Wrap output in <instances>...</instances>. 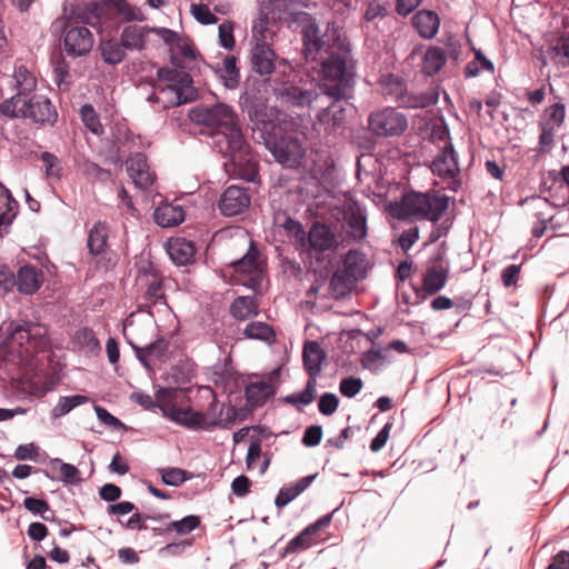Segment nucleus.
Wrapping results in <instances>:
<instances>
[{"instance_id":"11","label":"nucleus","mask_w":569,"mask_h":569,"mask_svg":"<svg viewBox=\"0 0 569 569\" xmlns=\"http://www.w3.org/2000/svg\"><path fill=\"white\" fill-rule=\"evenodd\" d=\"M369 130L379 137L400 136L408 122L403 113L393 108H383L370 113L368 119Z\"/></svg>"},{"instance_id":"19","label":"nucleus","mask_w":569,"mask_h":569,"mask_svg":"<svg viewBox=\"0 0 569 569\" xmlns=\"http://www.w3.org/2000/svg\"><path fill=\"white\" fill-rule=\"evenodd\" d=\"M303 365L308 372V380L317 382V378L322 370V363L326 360V353L317 341H307L303 347Z\"/></svg>"},{"instance_id":"1","label":"nucleus","mask_w":569,"mask_h":569,"mask_svg":"<svg viewBox=\"0 0 569 569\" xmlns=\"http://www.w3.org/2000/svg\"><path fill=\"white\" fill-rule=\"evenodd\" d=\"M79 18L84 26L68 18L64 23L63 47L72 58L83 57L93 47V36L86 27L90 26L99 33H110L118 29L121 21L131 22L146 20L140 8L130 4L127 0H101L87 4Z\"/></svg>"},{"instance_id":"8","label":"nucleus","mask_w":569,"mask_h":569,"mask_svg":"<svg viewBox=\"0 0 569 569\" xmlns=\"http://www.w3.org/2000/svg\"><path fill=\"white\" fill-rule=\"evenodd\" d=\"M350 98L326 97L316 116L315 129L325 136L337 134L343 128Z\"/></svg>"},{"instance_id":"55","label":"nucleus","mask_w":569,"mask_h":569,"mask_svg":"<svg viewBox=\"0 0 569 569\" xmlns=\"http://www.w3.org/2000/svg\"><path fill=\"white\" fill-rule=\"evenodd\" d=\"M273 37V32L268 28V21L266 19H260L254 22L252 27V38L256 43H269Z\"/></svg>"},{"instance_id":"60","label":"nucleus","mask_w":569,"mask_h":569,"mask_svg":"<svg viewBox=\"0 0 569 569\" xmlns=\"http://www.w3.org/2000/svg\"><path fill=\"white\" fill-rule=\"evenodd\" d=\"M322 438V428L318 425L310 426L306 429L302 443L307 447H315L320 443Z\"/></svg>"},{"instance_id":"17","label":"nucleus","mask_w":569,"mask_h":569,"mask_svg":"<svg viewBox=\"0 0 569 569\" xmlns=\"http://www.w3.org/2000/svg\"><path fill=\"white\" fill-rule=\"evenodd\" d=\"M0 86H9L17 90L12 97L28 98V96L36 89L37 79L23 64L14 67L12 76H2Z\"/></svg>"},{"instance_id":"29","label":"nucleus","mask_w":569,"mask_h":569,"mask_svg":"<svg viewBox=\"0 0 569 569\" xmlns=\"http://www.w3.org/2000/svg\"><path fill=\"white\" fill-rule=\"evenodd\" d=\"M171 61L176 67L187 68L188 63L194 61L199 53L188 38L179 37L170 49Z\"/></svg>"},{"instance_id":"64","label":"nucleus","mask_w":569,"mask_h":569,"mask_svg":"<svg viewBox=\"0 0 569 569\" xmlns=\"http://www.w3.org/2000/svg\"><path fill=\"white\" fill-rule=\"evenodd\" d=\"M419 239V229L418 227H412L406 231H403L399 238V244L402 250L408 251Z\"/></svg>"},{"instance_id":"28","label":"nucleus","mask_w":569,"mask_h":569,"mask_svg":"<svg viewBox=\"0 0 569 569\" xmlns=\"http://www.w3.org/2000/svg\"><path fill=\"white\" fill-rule=\"evenodd\" d=\"M18 203L10 191L0 183V238L8 233L9 227L16 217Z\"/></svg>"},{"instance_id":"7","label":"nucleus","mask_w":569,"mask_h":569,"mask_svg":"<svg viewBox=\"0 0 569 569\" xmlns=\"http://www.w3.org/2000/svg\"><path fill=\"white\" fill-rule=\"evenodd\" d=\"M11 333L9 345L11 349L18 347V355L29 362L33 355L44 350L48 346L46 329L39 325H10Z\"/></svg>"},{"instance_id":"63","label":"nucleus","mask_w":569,"mask_h":569,"mask_svg":"<svg viewBox=\"0 0 569 569\" xmlns=\"http://www.w3.org/2000/svg\"><path fill=\"white\" fill-rule=\"evenodd\" d=\"M14 286V273L6 267L0 268V296L10 291Z\"/></svg>"},{"instance_id":"2","label":"nucleus","mask_w":569,"mask_h":569,"mask_svg":"<svg viewBox=\"0 0 569 569\" xmlns=\"http://www.w3.org/2000/svg\"><path fill=\"white\" fill-rule=\"evenodd\" d=\"M190 119L217 130L216 143L224 156L231 158L233 164L249 161V146L231 107L222 102L213 106L200 104L190 110Z\"/></svg>"},{"instance_id":"47","label":"nucleus","mask_w":569,"mask_h":569,"mask_svg":"<svg viewBox=\"0 0 569 569\" xmlns=\"http://www.w3.org/2000/svg\"><path fill=\"white\" fill-rule=\"evenodd\" d=\"M243 335L248 339L261 340L270 343L274 338L272 328L261 321H252L247 325L243 330Z\"/></svg>"},{"instance_id":"3","label":"nucleus","mask_w":569,"mask_h":569,"mask_svg":"<svg viewBox=\"0 0 569 569\" xmlns=\"http://www.w3.org/2000/svg\"><path fill=\"white\" fill-rule=\"evenodd\" d=\"M449 198L442 194L408 192L400 201L389 203V213L398 220L417 219L437 222L448 209Z\"/></svg>"},{"instance_id":"31","label":"nucleus","mask_w":569,"mask_h":569,"mask_svg":"<svg viewBox=\"0 0 569 569\" xmlns=\"http://www.w3.org/2000/svg\"><path fill=\"white\" fill-rule=\"evenodd\" d=\"M98 50L104 63L118 66L126 59V48L121 40L114 38L101 39Z\"/></svg>"},{"instance_id":"18","label":"nucleus","mask_w":569,"mask_h":569,"mask_svg":"<svg viewBox=\"0 0 569 569\" xmlns=\"http://www.w3.org/2000/svg\"><path fill=\"white\" fill-rule=\"evenodd\" d=\"M127 171L134 186L139 189H147L154 181V174L150 171L147 158L143 153L131 156L127 162Z\"/></svg>"},{"instance_id":"59","label":"nucleus","mask_w":569,"mask_h":569,"mask_svg":"<svg viewBox=\"0 0 569 569\" xmlns=\"http://www.w3.org/2000/svg\"><path fill=\"white\" fill-rule=\"evenodd\" d=\"M338 405V397L335 393L326 392L320 397L318 408L323 416H331L336 412Z\"/></svg>"},{"instance_id":"27","label":"nucleus","mask_w":569,"mask_h":569,"mask_svg":"<svg viewBox=\"0 0 569 569\" xmlns=\"http://www.w3.org/2000/svg\"><path fill=\"white\" fill-rule=\"evenodd\" d=\"M308 242L313 251L325 252L333 247L336 237L328 226L315 222L309 230Z\"/></svg>"},{"instance_id":"57","label":"nucleus","mask_w":569,"mask_h":569,"mask_svg":"<svg viewBox=\"0 0 569 569\" xmlns=\"http://www.w3.org/2000/svg\"><path fill=\"white\" fill-rule=\"evenodd\" d=\"M312 535L306 528L302 532H300L297 537L289 541L284 549V555L296 552L299 550H303L310 546V537Z\"/></svg>"},{"instance_id":"50","label":"nucleus","mask_w":569,"mask_h":569,"mask_svg":"<svg viewBox=\"0 0 569 569\" xmlns=\"http://www.w3.org/2000/svg\"><path fill=\"white\" fill-rule=\"evenodd\" d=\"M234 23L231 21H224L219 26L218 36L219 44L226 50H232L236 44L233 37Z\"/></svg>"},{"instance_id":"43","label":"nucleus","mask_w":569,"mask_h":569,"mask_svg":"<svg viewBox=\"0 0 569 569\" xmlns=\"http://www.w3.org/2000/svg\"><path fill=\"white\" fill-rule=\"evenodd\" d=\"M89 401L87 396L82 395H72L60 397L57 405L53 407L51 411V416L53 418H60L62 416L68 415L72 409L77 408Z\"/></svg>"},{"instance_id":"32","label":"nucleus","mask_w":569,"mask_h":569,"mask_svg":"<svg viewBox=\"0 0 569 569\" xmlns=\"http://www.w3.org/2000/svg\"><path fill=\"white\" fill-rule=\"evenodd\" d=\"M316 477L317 475L306 476L297 480L295 483L282 487L276 497V506L281 509L289 505L312 483Z\"/></svg>"},{"instance_id":"54","label":"nucleus","mask_w":569,"mask_h":569,"mask_svg":"<svg viewBox=\"0 0 569 569\" xmlns=\"http://www.w3.org/2000/svg\"><path fill=\"white\" fill-rule=\"evenodd\" d=\"M546 116L548 117L546 121V126L550 127V129L558 128L565 120L566 117V107L565 104L556 103L546 110Z\"/></svg>"},{"instance_id":"38","label":"nucleus","mask_w":569,"mask_h":569,"mask_svg":"<svg viewBox=\"0 0 569 569\" xmlns=\"http://www.w3.org/2000/svg\"><path fill=\"white\" fill-rule=\"evenodd\" d=\"M274 390L271 383L266 381L251 382L246 388L247 401L254 407L262 406Z\"/></svg>"},{"instance_id":"62","label":"nucleus","mask_w":569,"mask_h":569,"mask_svg":"<svg viewBox=\"0 0 569 569\" xmlns=\"http://www.w3.org/2000/svg\"><path fill=\"white\" fill-rule=\"evenodd\" d=\"M41 159L44 163L47 176H49V177H59L60 176L59 160L54 154H52L50 152H43L41 154Z\"/></svg>"},{"instance_id":"45","label":"nucleus","mask_w":569,"mask_h":569,"mask_svg":"<svg viewBox=\"0 0 569 569\" xmlns=\"http://www.w3.org/2000/svg\"><path fill=\"white\" fill-rule=\"evenodd\" d=\"M317 396V382L307 380L306 387L300 392H295L291 395H288L283 398L286 403L296 406L299 408V406H307L310 405Z\"/></svg>"},{"instance_id":"22","label":"nucleus","mask_w":569,"mask_h":569,"mask_svg":"<svg viewBox=\"0 0 569 569\" xmlns=\"http://www.w3.org/2000/svg\"><path fill=\"white\" fill-rule=\"evenodd\" d=\"M276 53L269 43H254L251 49V63L256 72L261 76L270 74L274 70Z\"/></svg>"},{"instance_id":"51","label":"nucleus","mask_w":569,"mask_h":569,"mask_svg":"<svg viewBox=\"0 0 569 569\" xmlns=\"http://www.w3.org/2000/svg\"><path fill=\"white\" fill-rule=\"evenodd\" d=\"M54 462L60 463L59 478L62 482L68 485H76L81 481L80 472L76 466L62 462L60 459H56Z\"/></svg>"},{"instance_id":"12","label":"nucleus","mask_w":569,"mask_h":569,"mask_svg":"<svg viewBox=\"0 0 569 569\" xmlns=\"http://www.w3.org/2000/svg\"><path fill=\"white\" fill-rule=\"evenodd\" d=\"M158 77L168 82L163 87V92L176 94L174 103H188L196 99L197 91L192 86V78L189 73L176 69L161 68L158 70Z\"/></svg>"},{"instance_id":"61","label":"nucleus","mask_w":569,"mask_h":569,"mask_svg":"<svg viewBox=\"0 0 569 569\" xmlns=\"http://www.w3.org/2000/svg\"><path fill=\"white\" fill-rule=\"evenodd\" d=\"M81 170L88 177H92L98 180H104L108 178V172L104 169L89 160L83 161Z\"/></svg>"},{"instance_id":"58","label":"nucleus","mask_w":569,"mask_h":569,"mask_svg":"<svg viewBox=\"0 0 569 569\" xmlns=\"http://www.w3.org/2000/svg\"><path fill=\"white\" fill-rule=\"evenodd\" d=\"M200 525L198 516H187L181 520L171 522L170 527L173 528L179 535H186L194 530Z\"/></svg>"},{"instance_id":"5","label":"nucleus","mask_w":569,"mask_h":569,"mask_svg":"<svg viewBox=\"0 0 569 569\" xmlns=\"http://www.w3.org/2000/svg\"><path fill=\"white\" fill-rule=\"evenodd\" d=\"M0 113L9 118L30 119L40 124H53L58 118L51 101L42 96L10 97L0 103Z\"/></svg>"},{"instance_id":"23","label":"nucleus","mask_w":569,"mask_h":569,"mask_svg":"<svg viewBox=\"0 0 569 569\" xmlns=\"http://www.w3.org/2000/svg\"><path fill=\"white\" fill-rule=\"evenodd\" d=\"M142 299L143 306L149 309L151 316H153V309H157L159 312L169 310V306L164 299L162 281L157 276H152L151 280L148 281L147 290Z\"/></svg>"},{"instance_id":"42","label":"nucleus","mask_w":569,"mask_h":569,"mask_svg":"<svg viewBox=\"0 0 569 569\" xmlns=\"http://www.w3.org/2000/svg\"><path fill=\"white\" fill-rule=\"evenodd\" d=\"M74 341L81 351L88 356H97L101 350L99 340L93 331L88 328L79 330L74 336Z\"/></svg>"},{"instance_id":"26","label":"nucleus","mask_w":569,"mask_h":569,"mask_svg":"<svg viewBox=\"0 0 569 569\" xmlns=\"http://www.w3.org/2000/svg\"><path fill=\"white\" fill-rule=\"evenodd\" d=\"M167 252L176 264L186 266L193 260L196 248L186 238H173L167 242Z\"/></svg>"},{"instance_id":"13","label":"nucleus","mask_w":569,"mask_h":569,"mask_svg":"<svg viewBox=\"0 0 569 569\" xmlns=\"http://www.w3.org/2000/svg\"><path fill=\"white\" fill-rule=\"evenodd\" d=\"M528 206L532 210V214L540 223L532 229V234L536 238H540L543 234L547 228V222L553 230H558L561 227V222L567 219L566 210L558 211L553 214L552 204L546 198H531L528 200Z\"/></svg>"},{"instance_id":"37","label":"nucleus","mask_w":569,"mask_h":569,"mask_svg":"<svg viewBox=\"0 0 569 569\" xmlns=\"http://www.w3.org/2000/svg\"><path fill=\"white\" fill-rule=\"evenodd\" d=\"M230 313L237 320H247L258 315V305L253 297L240 296L230 306Z\"/></svg>"},{"instance_id":"34","label":"nucleus","mask_w":569,"mask_h":569,"mask_svg":"<svg viewBox=\"0 0 569 569\" xmlns=\"http://www.w3.org/2000/svg\"><path fill=\"white\" fill-rule=\"evenodd\" d=\"M545 58L556 64L567 67L569 64V37L563 33L552 39L547 47Z\"/></svg>"},{"instance_id":"41","label":"nucleus","mask_w":569,"mask_h":569,"mask_svg":"<svg viewBox=\"0 0 569 569\" xmlns=\"http://www.w3.org/2000/svg\"><path fill=\"white\" fill-rule=\"evenodd\" d=\"M130 345L136 350L137 358L146 368H149V358H160L167 351L168 348V345L163 339H159L156 342L148 343L143 348L138 347L131 341Z\"/></svg>"},{"instance_id":"48","label":"nucleus","mask_w":569,"mask_h":569,"mask_svg":"<svg viewBox=\"0 0 569 569\" xmlns=\"http://www.w3.org/2000/svg\"><path fill=\"white\" fill-rule=\"evenodd\" d=\"M80 117L88 130H90L93 134H101L103 132V127L99 120V117L91 104H83L80 108Z\"/></svg>"},{"instance_id":"52","label":"nucleus","mask_w":569,"mask_h":569,"mask_svg":"<svg viewBox=\"0 0 569 569\" xmlns=\"http://www.w3.org/2000/svg\"><path fill=\"white\" fill-rule=\"evenodd\" d=\"M23 506L33 515L41 516L43 520H51V518L46 515L50 510L49 503L46 500L28 497L23 500Z\"/></svg>"},{"instance_id":"9","label":"nucleus","mask_w":569,"mask_h":569,"mask_svg":"<svg viewBox=\"0 0 569 569\" xmlns=\"http://www.w3.org/2000/svg\"><path fill=\"white\" fill-rule=\"evenodd\" d=\"M164 417L174 423L190 430H210L222 422L218 416H207L203 412L190 408H181L176 405L161 407Z\"/></svg>"},{"instance_id":"39","label":"nucleus","mask_w":569,"mask_h":569,"mask_svg":"<svg viewBox=\"0 0 569 569\" xmlns=\"http://www.w3.org/2000/svg\"><path fill=\"white\" fill-rule=\"evenodd\" d=\"M447 270L441 266L428 268L423 277V289L428 295H435L441 290L447 282Z\"/></svg>"},{"instance_id":"25","label":"nucleus","mask_w":569,"mask_h":569,"mask_svg":"<svg viewBox=\"0 0 569 569\" xmlns=\"http://www.w3.org/2000/svg\"><path fill=\"white\" fill-rule=\"evenodd\" d=\"M42 281V272L30 264L21 267L16 277L18 291L24 295L34 293L41 287Z\"/></svg>"},{"instance_id":"53","label":"nucleus","mask_w":569,"mask_h":569,"mask_svg":"<svg viewBox=\"0 0 569 569\" xmlns=\"http://www.w3.org/2000/svg\"><path fill=\"white\" fill-rule=\"evenodd\" d=\"M362 380L356 377H348L340 381L339 391L343 397L352 398L362 389Z\"/></svg>"},{"instance_id":"36","label":"nucleus","mask_w":569,"mask_h":569,"mask_svg":"<svg viewBox=\"0 0 569 569\" xmlns=\"http://www.w3.org/2000/svg\"><path fill=\"white\" fill-rule=\"evenodd\" d=\"M108 243V227L106 223L98 221L89 230L88 248L92 256L104 253Z\"/></svg>"},{"instance_id":"46","label":"nucleus","mask_w":569,"mask_h":569,"mask_svg":"<svg viewBox=\"0 0 569 569\" xmlns=\"http://www.w3.org/2000/svg\"><path fill=\"white\" fill-rule=\"evenodd\" d=\"M232 266L236 271L246 273H252L259 269V251L253 241L250 242L247 253L241 259L232 262Z\"/></svg>"},{"instance_id":"49","label":"nucleus","mask_w":569,"mask_h":569,"mask_svg":"<svg viewBox=\"0 0 569 569\" xmlns=\"http://www.w3.org/2000/svg\"><path fill=\"white\" fill-rule=\"evenodd\" d=\"M190 12L192 17L201 24H214L218 18L203 3H191Z\"/></svg>"},{"instance_id":"21","label":"nucleus","mask_w":569,"mask_h":569,"mask_svg":"<svg viewBox=\"0 0 569 569\" xmlns=\"http://www.w3.org/2000/svg\"><path fill=\"white\" fill-rule=\"evenodd\" d=\"M345 220L350 237L357 241L367 237V213L359 204L352 203L346 208Z\"/></svg>"},{"instance_id":"4","label":"nucleus","mask_w":569,"mask_h":569,"mask_svg":"<svg viewBox=\"0 0 569 569\" xmlns=\"http://www.w3.org/2000/svg\"><path fill=\"white\" fill-rule=\"evenodd\" d=\"M320 89L328 97L352 98L353 71L347 66V53H331L322 61Z\"/></svg>"},{"instance_id":"20","label":"nucleus","mask_w":569,"mask_h":569,"mask_svg":"<svg viewBox=\"0 0 569 569\" xmlns=\"http://www.w3.org/2000/svg\"><path fill=\"white\" fill-rule=\"evenodd\" d=\"M431 171L442 179L453 178L458 171V161L451 144L446 146L431 162Z\"/></svg>"},{"instance_id":"40","label":"nucleus","mask_w":569,"mask_h":569,"mask_svg":"<svg viewBox=\"0 0 569 569\" xmlns=\"http://www.w3.org/2000/svg\"><path fill=\"white\" fill-rule=\"evenodd\" d=\"M220 80L228 89H234L239 84V71L233 56H226L222 61V67L217 70Z\"/></svg>"},{"instance_id":"6","label":"nucleus","mask_w":569,"mask_h":569,"mask_svg":"<svg viewBox=\"0 0 569 569\" xmlns=\"http://www.w3.org/2000/svg\"><path fill=\"white\" fill-rule=\"evenodd\" d=\"M296 21L301 28L305 56L309 60H318V54L328 52L340 39L339 36H336L335 31L330 33V24L327 26L326 32L322 33L315 18L307 12L298 13Z\"/></svg>"},{"instance_id":"24","label":"nucleus","mask_w":569,"mask_h":569,"mask_svg":"<svg viewBox=\"0 0 569 569\" xmlns=\"http://www.w3.org/2000/svg\"><path fill=\"white\" fill-rule=\"evenodd\" d=\"M150 27L129 24L126 26L120 34V40L126 50L142 51L147 47L148 34Z\"/></svg>"},{"instance_id":"30","label":"nucleus","mask_w":569,"mask_h":569,"mask_svg":"<svg viewBox=\"0 0 569 569\" xmlns=\"http://www.w3.org/2000/svg\"><path fill=\"white\" fill-rule=\"evenodd\" d=\"M440 26L438 14L430 10H420L413 16V27L423 39H432Z\"/></svg>"},{"instance_id":"44","label":"nucleus","mask_w":569,"mask_h":569,"mask_svg":"<svg viewBox=\"0 0 569 569\" xmlns=\"http://www.w3.org/2000/svg\"><path fill=\"white\" fill-rule=\"evenodd\" d=\"M54 82L59 90L66 91L71 84V76L69 72V64L62 56H57L52 59Z\"/></svg>"},{"instance_id":"56","label":"nucleus","mask_w":569,"mask_h":569,"mask_svg":"<svg viewBox=\"0 0 569 569\" xmlns=\"http://www.w3.org/2000/svg\"><path fill=\"white\" fill-rule=\"evenodd\" d=\"M162 481L168 486H180L187 480L186 471L179 468H168L161 470Z\"/></svg>"},{"instance_id":"33","label":"nucleus","mask_w":569,"mask_h":569,"mask_svg":"<svg viewBox=\"0 0 569 569\" xmlns=\"http://www.w3.org/2000/svg\"><path fill=\"white\" fill-rule=\"evenodd\" d=\"M153 218L162 228L174 227L184 220V211L179 204L164 203L154 210Z\"/></svg>"},{"instance_id":"35","label":"nucleus","mask_w":569,"mask_h":569,"mask_svg":"<svg viewBox=\"0 0 569 569\" xmlns=\"http://www.w3.org/2000/svg\"><path fill=\"white\" fill-rule=\"evenodd\" d=\"M446 61L447 54L445 50L440 47L431 46L422 57L421 70L428 77L435 76L442 69Z\"/></svg>"},{"instance_id":"14","label":"nucleus","mask_w":569,"mask_h":569,"mask_svg":"<svg viewBox=\"0 0 569 569\" xmlns=\"http://www.w3.org/2000/svg\"><path fill=\"white\" fill-rule=\"evenodd\" d=\"M269 150L279 163L288 168L298 166L306 154V148L292 137H280L269 142Z\"/></svg>"},{"instance_id":"10","label":"nucleus","mask_w":569,"mask_h":569,"mask_svg":"<svg viewBox=\"0 0 569 569\" xmlns=\"http://www.w3.org/2000/svg\"><path fill=\"white\" fill-rule=\"evenodd\" d=\"M280 96L287 103L299 108H313L325 104L328 97L320 89V83L303 82L300 84H289L280 89Z\"/></svg>"},{"instance_id":"15","label":"nucleus","mask_w":569,"mask_h":569,"mask_svg":"<svg viewBox=\"0 0 569 569\" xmlns=\"http://www.w3.org/2000/svg\"><path fill=\"white\" fill-rule=\"evenodd\" d=\"M368 261L366 254L359 250H349L343 259V268L336 271L331 278V284L358 281L367 274Z\"/></svg>"},{"instance_id":"16","label":"nucleus","mask_w":569,"mask_h":569,"mask_svg":"<svg viewBox=\"0 0 569 569\" xmlns=\"http://www.w3.org/2000/svg\"><path fill=\"white\" fill-rule=\"evenodd\" d=\"M250 206V196L240 186L228 187L220 197L219 209L223 216L233 217L242 213Z\"/></svg>"}]
</instances>
